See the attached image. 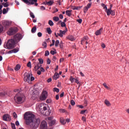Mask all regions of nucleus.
I'll use <instances>...</instances> for the list:
<instances>
[{"label":"nucleus","mask_w":129,"mask_h":129,"mask_svg":"<svg viewBox=\"0 0 129 129\" xmlns=\"http://www.w3.org/2000/svg\"><path fill=\"white\" fill-rule=\"evenodd\" d=\"M25 123L30 128H37L41 122L39 118H35V115L32 113L26 112L24 114Z\"/></svg>","instance_id":"f257e3e1"},{"label":"nucleus","mask_w":129,"mask_h":129,"mask_svg":"<svg viewBox=\"0 0 129 129\" xmlns=\"http://www.w3.org/2000/svg\"><path fill=\"white\" fill-rule=\"evenodd\" d=\"M14 100L16 103H23L25 100V98L23 96H20V93H18L14 97Z\"/></svg>","instance_id":"f03ea898"},{"label":"nucleus","mask_w":129,"mask_h":129,"mask_svg":"<svg viewBox=\"0 0 129 129\" xmlns=\"http://www.w3.org/2000/svg\"><path fill=\"white\" fill-rule=\"evenodd\" d=\"M23 3L25 4V5H27V6H32L33 5H34L35 7H37L38 3H37V2H38V0H21Z\"/></svg>","instance_id":"7ed1b4c3"},{"label":"nucleus","mask_w":129,"mask_h":129,"mask_svg":"<svg viewBox=\"0 0 129 129\" xmlns=\"http://www.w3.org/2000/svg\"><path fill=\"white\" fill-rule=\"evenodd\" d=\"M15 43L16 41L13 39L9 40L7 43V49H14L15 48Z\"/></svg>","instance_id":"20e7f679"},{"label":"nucleus","mask_w":129,"mask_h":129,"mask_svg":"<svg viewBox=\"0 0 129 129\" xmlns=\"http://www.w3.org/2000/svg\"><path fill=\"white\" fill-rule=\"evenodd\" d=\"M36 108L39 109L41 113H44L45 110H47V107L44 105V104H37L36 105Z\"/></svg>","instance_id":"39448f33"},{"label":"nucleus","mask_w":129,"mask_h":129,"mask_svg":"<svg viewBox=\"0 0 129 129\" xmlns=\"http://www.w3.org/2000/svg\"><path fill=\"white\" fill-rule=\"evenodd\" d=\"M47 96H48V93H47V91H44L42 92L40 96V100L42 101L43 100H46V99H47Z\"/></svg>","instance_id":"423d86ee"},{"label":"nucleus","mask_w":129,"mask_h":129,"mask_svg":"<svg viewBox=\"0 0 129 129\" xmlns=\"http://www.w3.org/2000/svg\"><path fill=\"white\" fill-rule=\"evenodd\" d=\"M30 78H31V75H30V74L27 73H25L24 74V80L25 82H28V83H29V82H30Z\"/></svg>","instance_id":"0eeeda50"},{"label":"nucleus","mask_w":129,"mask_h":129,"mask_svg":"<svg viewBox=\"0 0 129 129\" xmlns=\"http://www.w3.org/2000/svg\"><path fill=\"white\" fill-rule=\"evenodd\" d=\"M40 129H48V125L47 124V122L45 120H43L40 125Z\"/></svg>","instance_id":"6e6552de"},{"label":"nucleus","mask_w":129,"mask_h":129,"mask_svg":"<svg viewBox=\"0 0 129 129\" xmlns=\"http://www.w3.org/2000/svg\"><path fill=\"white\" fill-rule=\"evenodd\" d=\"M15 42H19L22 40V34H17L14 37L13 39Z\"/></svg>","instance_id":"1a4fd4ad"},{"label":"nucleus","mask_w":129,"mask_h":129,"mask_svg":"<svg viewBox=\"0 0 129 129\" xmlns=\"http://www.w3.org/2000/svg\"><path fill=\"white\" fill-rule=\"evenodd\" d=\"M3 118V120H5L6 121H10L11 120V116L8 114L4 115Z\"/></svg>","instance_id":"9d476101"},{"label":"nucleus","mask_w":129,"mask_h":129,"mask_svg":"<svg viewBox=\"0 0 129 129\" xmlns=\"http://www.w3.org/2000/svg\"><path fill=\"white\" fill-rule=\"evenodd\" d=\"M91 5H92V3H90L84 8V13H85V14H86V13H87V11H88L89 9H90V8H91Z\"/></svg>","instance_id":"9b49d317"},{"label":"nucleus","mask_w":129,"mask_h":129,"mask_svg":"<svg viewBox=\"0 0 129 129\" xmlns=\"http://www.w3.org/2000/svg\"><path fill=\"white\" fill-rule=\"evenodd\" d=\"M17 33V29L16 28H11L9 31V35L10 36H12V35H14Z\"/></svg>","instance_id":"f8f14e48"},{"label":"nucleus","mask_w":129,"mask_h":129,"mask_svg":"<svg viewBox=\"0 0 129 129\" xmlns=\"http://www.w3.org/2000/svg\"><path fill=\"white\" fill-rule=\"evenodd\" d=\"M66 32H67V28H66L65 30H59V33H58L57 35L59 36V37L62 38V37H63V35H65V34H66Z\"/></svg>","instance_id":"ddd939ff"},{"label":"nucleus","mask_w":129,"mask_h":129,"mask_svg":"<svg viewBox=\"0 0 129 129\" xmlns=\"http://www.w3.org/2000/svg\"><path fill=\"white\" fill-rule=\"evenodd\" d=\"M89 40V38L87 36H84L81 41V45H84V43H86V41H88Z\"/></svg>","instance_id":"4468645a"},{"label":"nucleus","mask_w":129,"mask_h":129,"mask_svg":"<svg viewBox=\"0 0 129 129\" xmlns=\"http://www.w3.org/2000/svg\"><path fill=\"white\" fill-rule=\"evenodd\" d=\"M2 23H3V25L6 28H8V27H9V26L11 25V22H10L9 21H3Z\"/></svg>","instance_id":"2eb2a0df"},{"label":"nucleus","mask_w":129,"mask_h":129,"mask_svg":"<svg viewBox=\"0 0 129 129\" xmlns=\"http://www.w3.org/2000/svg\"><path fill=\"white\" fill-rule=\"evenodd\" d=\"M103 31V28H101L99 30H97L96 32H95V33L96 36H99V35H101V33H102Z\"/></svg>","instance_id":"dca6fc26"},{"label":"nucleus","mask_w":129,"mask_h":129,"mask_svg":"<svg viewBox=\"0 0 129 129\" xmlns=\"http://www.w3.org/2000/svg\"><path fill=\"white\" fill-rule=\"evenodd\" d=\"M59 74L58 73H55L54 75L52 77V79L53 80H57L58 78H59Z\"/></svg>","instance_id":"f3484780"},{"label":"nucleus","mask_w":129,"mask_h":129,"mask_svg":"<svg viewBox=\"0 0 129 129\" xmlns=\"http://www.w3.org/2000/svg\"><path fill=\"white\" fill-rule=\"evenodd\" d=\"M48 123L50 126H53L56 123V120H49Z\"/></svg>","instance_id":"a211bd4d"},{"label":"nucleus","mask_w":129,"mask_h":129,"mask_svg":"<svg viewBox=\"0 0 129 129\" xmlns=\"http://www.w3.org/2000/svg\"><path fill=\"white\" fill-rule=\"evenodd\" d=\"M53 4H54V1H53L52 0H50L47 2H46L45 3H44V5H47V6H52Z\"/></svg>","instance_id":"6ab92c4d"},{"label":"nucleus","mask_w":129,"mask_h":129,"mask_svg":"<svg viewBox=\"0 0 129 129\" xmlns=\"http://www.w3.org/2000/svg\"><path fill=\"white\" fill-rule=\"evenodd\" d=\"M60 122L61 124H65L66 123V120H65L63 117H61L60 118Z\"/></svg>","instance_id":"aec40b11"},{"label":"nucleus","mask_w":129,"mask_h":129,"mask_svg":"<svg viewBox=\"0 0 129 129\" xmlns=\"http://www.w3.org/2000/svg\"><path fill=\"white\" fill-rule=\"evenodd\" d=\"M21 69V66L20 64H17L15 68V70L16 71H19Z\"/></svg>","instance_id":"412c9836"},{"label":"nucleus","mask_w":129,"mask_h":129,"mask_svg":"<svg viewBox=\"0 0 129 129\" xmlns=\"http://www.w3.org/2000/svg\"><path fill=\"white\" fill-rule=\"evenodd\" d=\"M111 10L110 9H107L106 10V13H107V16H110V15H111Z\"/></svg>","instance_id":"4be33fe9"},{"label":"nucleus","mask_w":129,"mask_h":129,"mask_svg":"<svg viewBox=\"0 0 129 129\" xmlns=\"http://www.w3.org/2000/svg\"><path fill=\"white\" fill-rule=\"evenodd\" d=\"M36 31H37V27L36 26L33 27L31 29V32L32 34H34V33H36Z\"/></svg>","instance_id":"5701e85b"},{"label":"nucleus","mask_w":129,"mask_h":129,"mask_svg":"<svg viewBox=\"0 0 129 129\" xmlns=\"http://www.w3.org/2000/svg\"><path fill=\"white\" fill-rule=\"evenodd\" d=\"M46 31L49 35H51V34H52V30H51L50 28H49V27L47 28L46 29Z\"/></svg>","instance_id":"b1692460"},{"label":"nucleus","mask_w":129,"mask_h":129,"mask_svg":"<svg viewBox=\"0 0 129 129\" xmlns=\"http://www.w3.org/2000/svg\"><path fill=\"white\" fill-rule=\"evenodd\" d=\"M3 6H4V8H8L10 5L9 4V2H7L6 3H2Z\"/></svg>","instance_id":"393cba45"},{"label":"nucleus","mask_w":129,"mask_h":129,"mask_svg":"<svg viewBox=\"0 0 129 129\" xmlns=\"http://www.w3.org/2000/svg\"><path fill=\"white\" fill-rule=\"evenodd\" d=\"M104 102L107 106H110V102H109L108 100H105Z\"/></svg>","instance_id":"a878e982"},{"label":"nucleus","mask_w":129,"mask_h":129,"mask_svg":"<svg viewBox=\"0 0 129 129\" xmlns=\"http://www.w3.org/2000/svg\"><path fill=\"white\" fill-rule=\"evenodd\" d=\"M68 40H70V41H74V38L73 36L70 35L68 37Z\"/></svg>","instance_id":"bb28decb"},{"label":"nucleus","mask_w":129,"mask_h":129,"mask_svg":"<svg viewBox=\"0 0 129 129\" xmlns=\"http://www.w3.org/2000/svg\"><path fill=\"white\" fill-rule=\"evenodd\" d=\"M103 85L104 86V87H105V88H106V89H107L108 90H109V89H110V88L108 87V86H107V85H106V83H104L103 84Z\"/></svg>","instance_id":"cd10ccee"},{"label":"nucleus","mask_w":129,"mask_h":129,"mask_svg":"<svg viewBox=\"0 0 129 129\" xmlns=\"http://www.w3.org/2000/svg\"><path fill=\"white\" fill-rule=\"evenodd\" d=\"M67 16H68L69 17H70L71 16V12L69 10H67L66 12Z\"/></svg>","instance_id":"c85d7f7f"},{"label":"nucleus","mask_w":129,"mask_h":129,"mask_svg":"<svg viewBox=\"0 0 129 129\" xmlns=\"http://www.w3.org/2000/svg\"><path fill=\"white\" fill-rule=\"evenodd\" d=\"M53 21H54V22H58V21H59V17L55 16L53 18Z\"/></svg>","instance_id":"c756f323"},{"label":"nucleus","mask_w":129,"mask_h":129,"mask_svg":"<svg viewBox=\"0 0 129 129\" xmlns=\"http://www.w3.org/2000/svg\"><path fill=\"white\" fill-rule=\"evenodd\" d=\"M48 25H49V26L52 27V26H54V23H53V21H52V20H49Z\"/></svg>","instance_id":"7c9ffc66"},{"label":"nucleus","mask_w":129,"mask_h":129,"mask_svg":"<svg viewBox=\"0 0 129 129\" xmlns=\"http://www.w3.org/2000/svg\"><path fill=\"white\" fill-rule=\"evenodd\" d=\"M59 44H60V42L59 41V40H56L55 43V47H58V46L59 45Z\"/></svg>","instance_id":"2f4dec72"},{"label":"nucleus","mask_w":129,"mask_h":129,"mask_svg":"<svg viewBox=\"0 0 129 129\" xmlns=\"http://www.w3.org/2000/svg\"><path fill=\"white\" fill-rule=\"evenodd\" d=\"M53 91H54V92H57L58 93V92H59V90L57 88H54L53 89Z\"/></svg>","instance_id":"473e14b6"},{"label":"nucleus","mask_w":129,"mask_h":129,"mask_svg":"<svg viewBox=\"0 0 129 129\" xmlns=\"http://www.w3.org/2000/svg\"><path fill=\"white\" fill-rule=\"evenodd\" d=\"M59 46L60 49H63L64 45H63V42L62 41L60 42V43L59 44Z\"/></svg>","instance_id":"72a5a7b5"},{"label":"nucleus","mask_w":129,"mask_h":129,"mask_svg":"<svg viewBox=\"0 0 129 129\" xmlns=\"http://www.w3.org/2000/svg\"><path fill=\"white\" fill-rule=\"evenodd\" d=\"M38 61L39 64H43V63H44V60L42 58H38Z\"/></svg>","instance_id":"f704fd0d"},{"label":"nucleus","mask_w":129,"mask_h":129,"mask_svg":"<svg viewBox=\"0 0 129 129\" xmlns=\"http://www.w3.org/2000/svg\"><path fill=\"white\" fill-rule=\"evenodd\" d=\"M44 55L46 57H47V56H49V55H50V52L48 50H46L45 51Z\"/></svg>","instance_id":"c9c22d12"},{"label":"nucleus","mask_w":129,"mask_h":129,"mask_svg":"<svg viewBox=\"0 0 129 129\" xmlns=\"http://www.w3.org/2000/svg\"><path fill=\"white\" fill-rule=\"evenodd\" d=\"M14 53H17V52H19V48H16L13 49Z\"/></svg>","instance_id":"e433bc0d"},{"label":"nucleus","mask_w":129,"mask_h":129,"mask_svg":"<svg viewBox=\"0 0 129 129\" xmlns=\"http://www.w3.org/2000/svg\"><path fill=\"white\" fill-rule=\"evenodd\" d=\"M8 13V11H7V9L6 8H4L3 9V14L4 15L7 14Z\"/></svg>","instance_id":"4c0bfd02"},{"label":"nucleus","mask_w":129,"mask_h":129,"mask_svg":"<svg viewBox=\"0 0 129 129\" xmlns=\"http://www.w3.org/2000/svg\"><path fill=\"white\" fill-rule=\"evenodd\" d=\"M27 67H29V68H32V64H31V61H29L28 62Z\"/></svg>","instance_id":"58836bf2"},{"label":"nucleus","mask_w":129,"mask_h":129,"mask_svg":"<svg viewBox=\"0 0 129 129\" xmlns=\"http://www.w3.org/2000/svg\"><path fill=\"white\" fill-rule=\"evenodd\" d=\"M4 31V26L0 25V33Z\"/></svg>","instance_id":"ea45409f"},{"label":"nucleus","mask_w":129,"mask_h":129,"mask_svg":"<svg viewBox=\"0 0 129 129\" xmlns=\"http://www.w3.org/2000/svg\"><path fill=\"white\" fill-rule=\"evenodd\" d=\"M61 27H62V28H64V27H66V24H65V22L61 23Z\"/></svg>","instance_id":"a19ab883"},{"label":"nucleus","mask_w":129,"mask_h":129,"mask_svg":"<svg viewBox=\"0 0 129 129\" xmlns=\"http://www.w3.org/2000/svg\"><path fill=\"white\" fill-rule=\"evenodd\" d=\"M50 53V54H51V55H55V54H57V52L54 51V50H51Z\"/></svg>","instance_id":"79ce46f5"},{"label":"nucleus","mask_w":129,"mask_h":129,"mask_svg":"<svg viewBox=\"0 0 129 129\" xmlns=\"http://www.w3.org/2000/svg\"><path fill=\"white\" fill-rule=\"evenodd\" d=\"M102 7H103V9H104V10H107V7H106V6H105V5L104 4H101Z\"/></svg>","instance_id":"37998d69"},{"label":"nucleus","mask_w":129,"mask_h":129,"mask_svg":"<svg viewBox=\"0 0 129 129\" xmlns=\"http://www.w3.org/2000/svg\"><path fill=\"white\" fill-rule=\"evenodd\" d=\"M71 105H73V106L75 105V101H74V100H71Z\"/></svg>","instance_id":"c03bdc74"},{"label":"nucleus","mask_w":129,"mask_h":129,"mask_svg":"<svg viewBox=\"0 0 129 129\" xmlns=\"http://www.w3.org/2000/svg\"><path fill=\"white\" fill-rule=\"evenodd\" d=\"M6 94H7V93H0V96H2V97L4 96H6Z\"/></svg>","instance_id":"a18cd8bd"},{"label":"nucleus","mask_w":129,"mask_h":129,"mask_svg":"<svg viewBox=\"0 0 129 129\" xmlns=\"http://www.w3.org/2000/svg\"><path fill=\"white\" fill-rule=\"evenodd\" d=\"M86 111H87V110H82V111L80 112V114H84V113H85V112H86Z\"/></svg>","instance_id":"49530a36"},{"label":"nucleus","mask_w":129,"mask_h":129,"mask_svg":"<svg viewBox=\"0 0 129 129\" xmlns=\"http://www.w3.org/2000/svg\"><path fill=\"white\" fill-rule=\"evenodd\" d=\"M13 115L14 118H17V117H18V115H17V113H16V112H15L13 113Z\"/></svg>","instance_id":"de8ad7c7"},{"label":"nucleus","mask_w":129,"mask_h":129,"mask_svg":"<svg viewBox=\"0 0 129 129\" xmlns=\"http://www.w3.org/2000/svg\"><path fill=\"white\" fill-rule=\"evenodd\" d=\"M30 15L31 18H32V19H35V15H34V14L33 13L31 12L30 13Z\"/></svg>","instance_id":"09e8293b"},{"label":"nucleus","mask_w":129,"mask_h":129,"mask_svg":"<svg viewBox=\"0 0 129 129\" xmlns=\"http://www.w3.org/2000/svg\"><path fill=\"white\" fill-rule=\"evenodd\" d=\"M42 46H44V48H47V43H46V42H44L42 43Z\"/></svg>","instance_id":"8fccbe9b"},{"label":"nucleus","mask_w":129,"mask_h":129,"mask_svg":"<svg viewBox=\"0 0 129 129\" xmlns=\"http://www.w3.org/2000/svg\"><path fill=\"white\" fill-rule=\"evenodd\" d=\"M51 99H48L46 100V103H51Z\"/></svg>","instance_id":"3c124183"},{"label":"nucleus","mask_w":129,"mask_h":129,"mask_svg":"<svg viewBox=\"0 0 129 129\" xmlns=\"http://www.w3.org/2000/svg\"><path fill=\"white\" fill-rule=\"evenodd\" d=\"M77 22H78L79 24H81V23H82V19H77Z\"/></svg>","instance_id":"603ef678"},{"label":"nucleus","mask_w":129,"mask_h":129,"mask_svg":"<svg viewBox=\"0 0 129 129\" xmlns=\"http://www.w3.org/2000/svg\"><path fill=\"white\" fill-rule=\"evenodd\" d=\"M40 10H41V11H45V10H46V8L44 6H41Z\"/></svg>","instance_id":"864d4df0"},{"label":"nucleus","mask_w":129,"mask_h":129,"mask_svg":"<svg viewBox=\"0 0 129 129\" xmlns=\"http://www.w3.org/2000/svg\"><path fill=\"white\" fill-rule=\"evenodd\" d=\"M51 63V59L50 58H47V64H50Z\"/></svg>","instance_id":"5fc2aeb1"},{"label":"nucleus","mask_w":129,"mask_h":129,"mask_svg":"<svg viewBox=\"0 0 129 129\" xmlns=\"http://www.w3.org/2000/svg\"><path fill=\"white\" fill-rule=\"evenodd\" d=\"M82 120H83V121H84L85 122H86V118L84 116H83L82 117Z\"/></svg>","instance_id":"6e6d98bb"},{"label":"nucleus","mask_w":129,"mask_h":129,"mask_svg":"<svg viewBox=\"0 0 129 129\" xmlns=\"http://www.w3.org/2000/svg\"><path fill=\"white\" fill-rule=\"evenodd\" d=\"M11 125H12V128L13 129H16V125H15V124L12 123Z\"/></svg>","instance_id":"4d7b16f0"},{"label":"nucleus","mask_w":129,"mask_h":129,"mask_svg":"<svg viewBox=\"0 0 129 129\" xmlns=\"http://www.w3.org/2000/svg\"><path fill=\"white\" fill-rule=\"evenodd\" d=\"M36 66L38 68H41V67L42 66V64H41L40 63H39V62L37 63Z\"/></svg>","instance_id":"13d9d810"},{"label":"nucleus","mask_w":129,"mask_h":129,"mask_svg":"<svg viewBox=\"0 0 129 129\" xmlns=\"http://www.w3.org/2000/svg\"><path fill=\"white\" fill-rule=\"evenodd\" d=\"M111 15L112 16H114L115 15V12L112 10L111 11Z\"/></svg>","instance_id":"bf43d9fd"},{"label":"nucleus","mask_w":129,"mask_h":129,"mask_svg":"<svg viewBox=\"0 0 129 129\" xmlns=\"http://www.w3.org/2000/svg\"><path fill=\"white\" fill-rule=\"evenodd\" d=\"M75 83H77V84H79V80L78 79H75Z\"/></svg>","instance_id":"052dcab7"},{"label":"nucleus","mask_w":129,"mask_h":129,"mask_svg":"<svg viewBox=\"0 0 129 129\" xmlns=\"http://www.w3.org/2000/svg\"><path fill=\"white\" fill-rule=\"evenodd\" d=\"M56 60H57V57L55 56H53L52 58V61H54L55 62Z\"/></svg>","instance_id":"680f3d73"},{"label":"nucleus","mask_w":129,"mask_h":129,"mask_svg":"<svg viewBox=\"0 0 129 129\" xmlns=\"http://www.w3.org/2000/svg\"><path fill=\"white\" fill-rule=\"evenodd\" d=\"M77 107H79L80 108H84V106L81 105H77Z\"/></svg>","instance_id":"e2e57ef3"},{"label":"nucleus","mask_w":129,"mask_h":129,"mask_svg":"<svg viewBox=\"0 0 129 129\" xmlns=\"http://www.w3.org/2000/svg\"><path fill=\"white\" fill-rule=\"evenodd\" d=\"M37 36H38V37H42V33H41V32H38V33H37Z\"/></svg>","instance_id":"0e129e2a"},{"label":"nucleus","mask_w":129,"mask_h":129,"mask_svg":"<svg viewBox=\"0 0 129 129\" xmlns=\"http://www.w3.org/2000/svg\"><path fill=\"white\" fill-rule=\"evenodd\" d=\"M81 8H82V6L76 7V10H80V9H81Z\"/></svg>","instance_id":"69168bd1"},{"label":"nucleus","mask_w":129,"mask_h":129,"mask_svg":"<svg viewBox=\"0 0 129 129\" xmlns=\"http://www.w3.org/2000/svg\"><path fill=\"white\" fill-rule=\"evenodd\" d=\"M34 69H35V71H37V70H38V69H40L38 68L37 66H35L34 67Z\"/></svg>","instance_id":"338daca9"},{"label":"nucleus","mask_w":129,"mask_h":129,"mask_svg":"<svg viewBox=\"0 0 129 129\" xmlns=\"http://www.w3.org/2000/svg\"><path fill=\"white\" fill-rule=\"evenodd\" d=\"M84 104L85 105V106H86L87 105V100H84Z\"/></svg>","instance_id":"774afa93"}]
</instances>
